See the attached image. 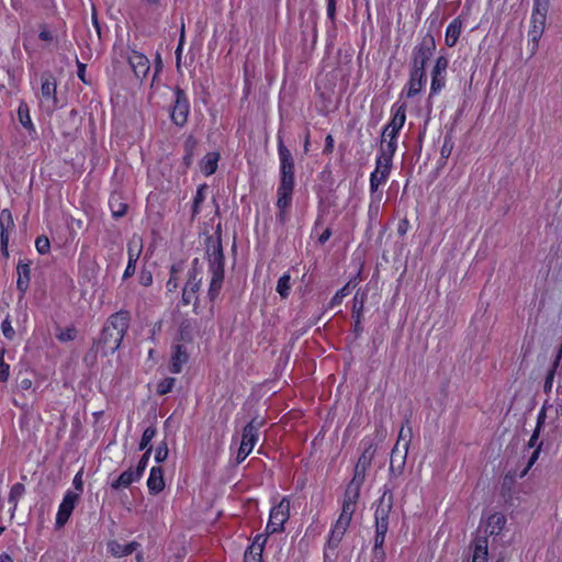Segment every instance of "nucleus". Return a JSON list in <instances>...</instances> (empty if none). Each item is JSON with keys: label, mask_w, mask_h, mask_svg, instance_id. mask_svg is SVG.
Wrapping results in <instances>:
<instances>
[{"label": "nucleus", "mask_w": 562, "mask_h": 562, "mask_svg": "<svg viewBox=\"0 0 562 562\" xmlns=\"http://www.w3.org/2000/svg\"><path fill=\"white\" fill-rule=\"evenodd\" d=\"M447 72L431 70V83H430V95H435L440 92L446 86Z\"/></svg>", "instance_id": "32"}, {"label": "nucleus", "mask_w": 562, "mask_h": 562, "mask_svg": "<svg viewBox=\"0 0 562 562\" xmlns=\"http://www.w3.org/2000/svg\"><path fill=\"white\" fill-rule=\"evenodd\" d=\"M206 256L212 272L209 295L213 300L220 292L224 279V255L222 246V226L217 224L214 235L205 240Z\"/></svg>", "instance_id": "3"}, {"label": "nucleus", "mask_w": 562, "mask_h": 562, "mask_svg": "<svg viewBox=\"0 0 562 562\" xmlns=\"http://www.w3.org/2000/svg\"><path fill=\"white\" fill-rule=\"evenodd\" d=\"M8 244H9V236L0 237V245H1V252L3 257H9V250H8Z\"/></svg>", "instance_id": "61"}, {"label": "nucleus", "mask_w": 562, "mask_h": 562, "mask_svg": "<svg viewBox=\"0 0 562 562\" xmlns=\"http://www.w3.org/2000/svg\"><path fill=\"white\" fill-rule=\"evenodd\" d=\"M349 286H350V283H347L346 285H344L340 290H338L335 293V295L331 297V300L329 302V305H328L329 308H334L341 304L342 300L350 293Z\"/></svg>", "instance_id": "40"}, {"label": "nucleus", "mask_w": 562, "mask_h": 562, "mask_svg": "<svg viewBox=\"0 0 562 562\" xmlns=\"http://www.w3.org/2000/svg\"><path fill=\"white\" fill-rule=\"evenodd\" d=\"M266 541H267V537H266V536H263V535H258V536L254 539V541H252V543H251L250 546H252L255 550H257V549H258V550H260V547H261V548H263V547H265Z\"/></svg>", "instance_id": "58"}, {"label": "nucleus", "mask_w": 562, "mask_h": 562, "mask_svg": "<svg viewBox=\"0 0 562 562\" xmlns=\"http://www.w3.org/2000/svg\"><path fill=\"white\" fill-rule=\"evenodd\" d=\"M131 314L127 311H119L112 314L103 326L99 340L94 344L97 352L103 357L115 352L128 328Z\"/></svg>", "instance_id": "2"}, {"label": "nucleus", "mask_w": 562, "mask_h": 562, "mask_svg": "<svg viewBox=\"0 0 562 562\" xmlns=\"http://www.w3.org/2000/svg\"><path fill=\"white\" fill-rule=\"evenodd\" d=\"M76 64H77V68H78V71H77V75H78V78L83 82V83H88L87 79H86V64L81 63L78 58H76Z\"/></svg>", "instance_id": "56"}, {"label": "nucleus", "mask_w": 562, "mask_h": 562, "mask_svg": "<svg viewBox=\"0 0 562 562\" xmlns=\"http://www.w3.org/2000/svg\"><path fill=\"white\" fill-rule=\"evenodd\" d=\"M393 506V494L385 490L379 499L374 513L375 519V536L373 546V559L376 562H383L385 560V551L383 549L385 536L389 529V517Z\"/></svg>", "instance_id": "4"}, {"label": "nucleus", "mask_w": 562, "mask_h": 562, "mask_svg": "<svg viewBox=\"0 0 562 562\" xmlns=\"http://www.w3.org/2000/svg\"><path fill=\"white\" fill-rule=\"evenodd\" d=\"M189 355L187 350L181 345H176L173 347V353L171 357L170 371L172 373H180L182 370V366L188 362Z\"/></svg>", "instance_id": "22"}, {"label": "nucleus", "mask_w": 562, "mask_h": 562, "mask_svg": "<svg viewBox=\"0 0 562 562\" xmlns=\"http://www.w3.org/2000/svg\"><path fill=\"white\" fill-rule=\"evenodd\" d=\"M140 479L139 472H135L132 468L127 469L121 475L111 483L112 488L121 490L128 487L132 483Z\"/></svg>", "instance_id": "24"}, {"label": "nucleus", "mask_w": 562, "mask_h": 562, "mask_svg": "<svg viewBox=\"0 0 562 562\" xmlns=\"http://www.w3.org/2000/svg\"><path fill=\"white\" fill-rule=\"evenodd\" d=\"M291 291V277L289 273L281 276L277 283V292L282 299H286Z\"/></svg>", "instance_id": "37"}, {"label": "nucleus", "mask_w": 562, "mask_h": 562, "mask_svg": "<svg viewBox=\"0 0 562 562\" xmlns=\"http://www.w3.org/2000/svg\"><path fill=\"white\" fill-rule=\"evenodd\" d=\"M546 18L543 14H531V27L528 32V49L531 55H535L539 47V41L546 27Z\"/></svg>", "instance_id": "11"}, {"label": "nucleus", "mask_w": 562, "mask_h": 562, "mask_svg": "<svg viewBox=\"0 0 562 562\" xmlns=\"http://www.w3.org/2000/svg\"><path fill=\"white\" fill-rule=\"evenodd\" d=\"M72 483H74V486L76 490H78L80 492L82 491V472L81 471L75 475Z\"/></svg>", "instance_id": "63"}, {"label": "nucleus", "mask_w": 562, "mask_h": 562, "mask_svg": "<svg viewBox=\"0 0 562 562\" xmlns=\"http://www.w3.org/2000/svg\"><path fill=\"white\" fill-rule=\"evenodd\" d=\"M109 552L116 558H122L132 554L136 551L140 543L137 541H132L127 544H121L116 540H110L106 544Z\"/></svg>", "instance_id": "19"}, {"label": "nucleus", "mask_w": 562, "mask_h": 562, "mask_svg": "<svg viewBox=\"0 0 562 562\" xmlns=\"http://www.w3.org/2000/svg\"><path fill=\"white\" fill-rule=\"evenodd\" d=\"M290 517V499L283 497L277 505L270 509L269 521L267 524V531L276 533L283 530L284 524Z\"/></svg>", "instance_id": "7"}, {"label": "nucleus", "mask_w": 562, "mask_h": 562, "mask_svg": "<svg viewBox=\"0 0 562 562\" xmlns=\"http://www.w3.org/2000/svg\"><path fill=\"white\" fill-rule=\"evenodd\" d=\"M412 439V428L402 426L400 429L397 441L391 451L390 471L393 473H402L407 458V452Z\"/></svg>", "instance_id": "5"}, {"label": "nucleus", "mask_w": 562, "mask_h": 562, "mask_svg": "<svg viewBox=\"0 0 562 562\" xmlns=\"http://www.w3.org/2000/svg\"><path fill=\"white\" fill-rule=\"evenodd\" d=\"M16 289L23 295L29 289L30 280H31V268L30 262H24L22 260L19 261L16 266Z\"/></svg>", "instance_id": "20"}, {"label": "nucleus", "mask_w": 562, "mask_h": 562, "mask_svg": "<svg viewBox=\"0 0 562 562\" xmlns=\"http://www.w3.org/2000/svg\"><path fill=\"white\" fill-rule=\"evenodd\" d=\"M539 452H540V446H538L537 449L532 452L531 457L528 460L526 469L522 471L521 476H524L530 470V468L535 464V462L537 461V459L539 457Z\"/></svg>", "instance_id": "57"}, {"label": "nucleus", "mask_w": 562, "mask_h": 562, "mask_svg": "<svg viewBox=\"0 0 562 562\" xmlns=\"http://www.w3.org/2000/svg\"><path fill=\"white\" fill-rule=\"evenodd\" d=\"M206 190H207L206 184H202L198 188L196 194L193 200V205H192V216H195L200 212V205L205 200V191Z\"/></svg>", "instance_id": "39"}, {"label": "nucleus", "mask_w": 562, "mask_h": 562, "mask_svg": "<svg viewBox=\"0 0 562 562\" xmlns=\"http://www.w3.org/2000/svg\"><path fill=\"white\" fill-rule=\"evenodd\" d=\"M363 304H364L363 297L358 300V293H357L353 297V307H352V313H353V316L356 317L357 324L360 323V316H361V313L363 310Z\"/></svg>", "instance_id": "48"}, {"label": "nucleus", "mask_w": 562, "mask_h": 562, "mask_svg": "<svg viewBox=\"0 0 562 562\" xmlns=\"http://www.w3.org/2000/svg\"><path fill=\"white\" fill-rule=\"evenodd\" d=\"M9 364L3 361V356L0 357V381L4 382L9 378Z\"/></svg>", "instance_id": "54"}, {"label": "nucleus", "mask_w": 562, "mask_h": 562, "mask_svg": "<svg viewBox=\"0 0 562 562\" xmlns=\"http://www.w3.org/2000/svg\"><path fill=\"white\" fill-rule=\"evenodd\" d=\"M181 269H182L181 263L172 265V267H171L170 278L167 282V288L170 292L175 291L178 288L177 274L181 271Z\"/></svg>", "instance_id": "42"}, {"label": "nucleus", "mask_w": 562, "mask_h": 562, "mask_svg": "<svg viewBox=\"0 0 562 562\" xmlns=\"http://www.w3.org/2000/svg\"><path fill=\"white\" fill-rule=\"evenodd\" d=\"M351 519L352 518H350L346 515H341V514L339 515L337 521L335 522V525L330 531L329 538H328L329 547H331V548L338 547V544L342 540V538L351 522Z\"/></svg>", "instance_id": "16"}, {"label": "nucleus", "mask_w": 562, "mask_h": 562, "mask_svg": "<svg viewBox=\"0 0 562 562\" xmlns=\"http://www.w3.org/2000/svg\"><path fill=\"white\" fill-rule=\"evenodd\" d=\"M461 27L462 24L459 19H454L452 22L449 23L445 34V42L447 46L453 47L457 44L459 36L461 34Z\"/></svg>", "instance_id": "25"}, {"label": "nucleus", "mask_w": 562, "mask_h": 562, "mask_svg": "<svg viewBox=\"0 0 562 562\" xmlns=\"http://www.w3.org/2000/svg\"><path fill=\"white\" fill-rule=\"evenodd\" d=\"M397 148V140L396 139H387L386 143L381 142L380 146V155L378 157L385 158L387 160L393 159V156Z\"/></svg>", "instance_id": "35"}, {"label": "nucleus", "mask_w": 562, "mask_h": 562, "mask_svg": "<svg viewBox=\"0 0 562 562\" xmlns=\"http://www.w3.org/2000/svg\"><path fill=\"white\" fill-rule=\"evenodd\" d=\"M1 328H2V333L4 335V337L9 338V339H12L13 336H14V330L13 328L11 327V324L9 322V319H4L1 324Z\"/></svg>", "instance_id": "55"}, {"label": "nucleus", "mask_w": 562, "mask_h": 562, "mask_svg": "<svg viewBox=\"0 0 562 562\" xmlns=\"http://www.w3.org/2000/svg\"><path fill=\"white\" fill-rule=\"evenodd\" d=\"M487 560H488L487 540L485 538H479L475 540V543H474L472 562H487Z\"/></svg>", "instance_id": "30"}, {"label": "nucleus", "mask_w": 562, "mask_h": 562, "mask_svg": "<svg viewBox=\"0 0 562 562\" xmlns=\"http://www.w3.org/2000/svg\"><path fill=\"white\" fill-rule=\"evenodd\" d=\"M245 447H246V426H243L241 427L240 447H239L237 458H236L237 463H240L246 459V454H244Z\"/></svg>", "instance_id": "50"}, {"label": "nucleus", "mask_w": 562, "mask_h": 562, "mask_svg": "<svg viewBox=\"0 0 562 562\" xmlns=\"http://www.w3.org/2000/svg\"><path fill=\"white\" fill-rule=\"evenodd\" d=\"M362 484V482L351 480L350 483L347 485L342 503L357 505Z\"/></svg>", "instance_id": "28"}, {"label": "nucleus", "mask_w": 562, "mask_h": 562, "mask_svg": "<svg viewBox=\"0 0 562 562\" xmlns=\"http://www.w3.org/2000/svg\"><path fill=\"white\" fill-rule=\"evenodd\" d=\"M38 37L42 40V41H46V42H50L53 41V34L46 29L44 27L40 34H38Z\"/></svg>", "instance_id": "64"}, {"label": "nucleus", "mask_w": 562, "mask_h": 562, "mask_svg": "<svg viewBox=\"0 0 562 562\" xmlns=\"http://www.w3.org/2000/svg\"><path fill=\"white\" fill-rule=\"evenodd\" d=\"M25 493V486L22 483H15L9 494V503L12 504L13 510L16 509L19 498Z\"/></svg>", "instance_id": "38"}, {"label": "nucleus", "mask_w": 562, "mask_h": 562, "mask_svg": "<svg viewBox=\"0 0 562 562\" xmlns=\"http://www.w3.org/2000/svg\"><path fill=\"white\" fill-rule=\"evenodd\" d=\"M176 100L172 105V110L170 113L171 121L177 126H183L188 121L189 114V101L186 92L180 88L176 87L175 89Z\"/></svg>", "instance_id": "8"}, {"label": "nucleus", "mask_w": 562, "mask_h": 562, "mask_svg": "<svg viewBox=\"0 0 562 562\" xmlns=\"http://www.w3.org/2000/svg\"><path fill=\"white\" fill-rule=\"evenodd\" d=\"M18 116L20 123L27 130V131H34V125L31 121L29 106L25 102H21L18 109Z\"/></svg>", "instance_id": "34"}, {"label": "nucleus", "mask_w": 562, "mask_h": 562, "mask_svg": "<svg viewBox=\"0 0 562 562\" xmlns=\"http://www.w3.org/2000/svg\"><path fill=\"white\" fill-rule=\"evenodd\" d=\"M364 449L358 459L355 467V473L352 480L364 482L367 470L370 468L371 462L375 454V446L371 440H363Z\"/></svg>", "instance_id": "9"}, {"label": "nucleus", "mask_w": 562, "mask_h": 562, "mask_svg": "<svg viewBox=\"0 0 562 562\" xmlns=\"http://www.w3.org/2000/svg\"><path fill=\"white\" fill-rule=\"evenodd\" d=\"M397 134L398 132L397 131H393L392 128H390L387 125L383 128V132H382V143H386L387 139H396L397 140Z\"/></svg>", "instance_id": "52"}, {"label": "nucleus", "mask_w": 562, "mask_h": 562, "mask_svg": "<svg viewBox=\"0 0 562 562\" xmlns=\"http://www.w3.org/2000/svg\"><path fill=\"white\" fill-rule=\"evenodd\" d=\"M426 81L425 70L412 67L407 83V97L413 98L418 94L425 87Z\"/></svg>", "instance_id": "17"}, {"label": "nucleus", "mask_w": 562, "mask_h": 562, "mask_svg": "<svg viewBox=\"0 0 562 562\" xmlns=\"http://www.w3.org/2000/svg\"><path fill=\"white\" fill-rule=\"evenodd\" d=\"M280 158V183L277 191L278 217L281 222L286 218V210L291 206L292 194L295 186L294 161L291 151L280 140L278 146Z\"/></svg>", "instance_id": "1"}, {"label": "nucleus", "mask_w": 562, "mask_h": 562, "mask_svg": "<svg viewBox=\"0 0 562 562\" xmlns=\"http://www.w3.org/2000/svg\"><path fill=\"white\" fill-rule=\"evenodd\" d=\"M78 499L79 494L71 491L66 493L56 516V525L58 527H63L68 521Z\"/></svg>", "instance_id": "13"}, {"label": "nucleus", "mask_w": 562, "mask_h": 562, "mask_svg": "<svg viewBox=\"0 0 562 562\" xmlns=\"http://www.w3.org/2000/svg\"><path fill=\"white\" fill-rule=\"evenodd\" d=\"M157 432L156 427L149 426L147 427L142 436L140 442H139V450H147L149 448V443L153 440Z\"/></svg>", "instance_id": "41"}, {"label": "nucleus", "mask_w": 562, "mask_h": 562, "mask_svg": "<svg viewBox=\"0 0 562 562\" xmlns=\"http://www.w3.org/2000/svg\"><path fill=\"white\" fill-rule=\"evenodd\" d=\"M336 12V3L335 0L327 1V15L329 19L334 20Z\"/></svg>", "instance_id": "62"}, {"label": "nucleus", "mask_w": 562, "mask_h": 562, "mask_svg": "<svg viewBox=\"0 0 562 562\" xmlns=\"http://www.w3.org/2000/svg\"><path fill=\"white\" fill-rule=\"evenodd\" d=\"M334 137L331 135H327L325 138V147L324 153L330 154L334 150Z\"/></svg>", "instance_id": "60"}, {"label": "nucleus", "mask_w": 562, "mask_h": 562, "mask_svg": "<svg viewBox=\"0 0 562 562\" xmlns=\"http://www.w3.org/2000/svg\"><path fill=\"white\" fill-rule=\"evenodd\" d=\"M142 239L139 237L134 236L127 243V254H128V262L123 273V279H127L135 273L136 262L139 259L142 252Z\"/></svg>", "instance_id": "14"}, {"label": "nucleus", "mask_w": 562, "mask_h": 562, "mask_svg": "<svg viewBox=\"0 0 562 562\" xmlns=\"http://www.w3.org/2000/svg\"><path fill=\"white\" fill-rule=\"evenodd\" d=\"M435 49L436 42L432 34H425L420 42L413 49L412 67L425 70V66L434 55Z\"/></svg>", "instance_id": "6"}, {"label": "nucleus", "mask_w": 562, "mask_h": 562, "mask_svg": "<svg viewBox=\"0 0 562 562\" xmlns=\"http://www.w3.org/2000/svg\"><path fill=\"white\" fill-rule=\"evenodd\" d=\"M550 0H533L532 13L547 15Z\"/></svg>", "instance_id": "47"}, {"label": "nucleus", "mask_w": 562, "mask_h": 562, "mask_svg": "<svg viewBox=\"0 0 562 562\" xmlns=\"http://www.w3.org/2000/svg\"><path fill=\"white\" fill-rule=\"evenodd\" d=\"M77 330L74 327H68L66 329H59V333L56 335L57 339L61 342L71 341L76 338Z\"/></svg>", "instance_id": "44"}, {"label": "nucleus", "mask_w": 562, "mask_h": 562, "mask_svg": "<svg viewBox=\"0 0 562 562\" xmlns=\"http://www.w3.org/2000/svg\"><path fill=\"white\" fill-rule=\"evenodd\" d=\"M150 453H151V447H149L145 453L142 456L140 460L138 461V464L136 467V469L134 470L135 472H139V476L142 477L146 467H147V463H148V460H149V457H150Z\"/></svg>", "instance_id": "49"}, {"label": "nucleus", "mask_w": 562, "mask_h": 562, "mask_svg": "<svg viewBox=\"0 0 562 562\" xmlns=\"http://www.w3.org/2000/svg\"><path fill=\"white\" fill-rule=\"evenodd\" d=\"M447 68H448V59L445 56H439L436 59V64L432 69L442 71V72H447Z\"/></svg>", "instance_id": "53"}, {"label": "nucleus", "mask_w": 562, "mask_h": 562, "mask_svg": "<svg viewBox=\"0 0 562 562\" xmlns=\"http://www.w3.org/2000/svg\"><path fill=\"white\" fill-rule=\"evenodd\" d=\"M392 167V161L378 157L375 168L370 175V191L374 193L379 187L386 182Z\"/></svg>", "instance_id": "12"}, {"label": "nucleus", "mask_w": 562, "mask_h": 562, "mask_svg": "<svg viewBox=\"0 0 562 562\" xmlns=\"http://www.w3.org/2000/svg\"><path fill=\"white\" fill-rule=\"evenodd\" d=\"M506 524V518L501 513H494L488 516L486 524V531L490 535H498Z\"/></svg>", "instance_id": "27"}, {"label": "nucleus", "mask_w": 562, "mask_h": 562, "mask_svg": "<svg viewBox=\"0 0 562 562\" xmlns=\"http://www.w3.org/2000/svg\"><path fill=\"white\" fill-rule=\"evenodd\" d=\"M357 505L342 503L341 515L352 518Z\"/></svg>", "instance_id": "59"}, {"label": "nucleus", "mask_w": 562, "mask_h": 562, "mask_svg": "<svg viewBox=\"0 0 562 562\" xmlns=\"http://www.w3.org/2000/svg\"><path fill=\"white\" fill-rule=\"evenodd\" d=\"M33 374L29 371L19 372L16 376V389L21 392L29 391L33 385Z\"/></svg>", "instance_id": "36"}, {"label": "nucleus", "mask_w": 562, "mask_h": 562, "mask_svg": "<svg viewBox=\"0 0 562 562\" xmlns=\"http://www.w3.org/2000/svg\"><path fill=\"white\" fill-rule=\"evenodd\" d=\"M147 486L151 494H158L165 488L164 471L160 467L151 468Z\"/></svg>", "instance_id": "21"}, {"label": "nucleus", "mask_w": 562, "mask_h": 562, "mask_svg": "<svg viewBox=\"0 0 562 562\" xmlns=\"http://www.w3.org/2000/svg\"><path fill=\"white\" fill-rule=\"evenodd\" d=\"M406 121V106L405 104H394L392 108V120L387 124L393 131L400 132Z\"/></svg>", "instance_id": "23"}, {"label": "nucleus", "mask_w": 562, "mask_h": 562, "mask_svg": "<svg viewBox=\"0 0 562 562\" xmlns=\"http://www.w3.org/2000/svg\"><path fill=\"white\" fill-rule=\"evenodd\" d=\"M168 457V447L166 441H161L156 448L155 461L157 463L164 462Z\"/></svg>", "instance_id": "46"}, {"label": "nucleus", "mask_w": 562, "mask_h": 562, "mask_svg": "<svg viewBox=\"0 0 562 562\" xmlns=\"http://www.w3.org/2000/svg\"><path fill=\"white\" fill-rule=\"evenodd\" d=\"M218 159H220L218 153H215V151L207 153L200 162L201 171L205 176L213 175L217 169Z\"/></svg>", "instance_id": "26"}, {"label": "nucleus", "mask_w": 562, "mask_h": 562, "mask_svg": "<svg viewBox=\"0 0 562 562\" xmlns=\"http://www.w3.org/2000/svg\"><path fill=\"white\" fill-rule=\"evenodd\" d=\"M262 424L263 419H254L248 423V454L251 452L255 445L260 440V434L258 431H254V429L256 426H261Z\"/></svg>", "instance_id": "33"}, {"label": "nucleus", "mask_w": 562, "mask_h": 562, "mask_svg": "<svg viewBox=\"0 0 562 562\" xmlns=\"http://www.w3.org/2000/svg\"><path fill=\"white\" fill-rule=\"evenodd\" d=\"M35 247L41 255L48 254L50 249L49 239L46 236H38L35 240Z\"/></svg>", "instance_id": "45"}, {"label": "nucleus", "mask_w": 562, "mask_h": 562, "mask_svg": "<svg viewBox=\"0 0 562 562\" xmlns=\"http://www.w3.org/2000/svg\"><path fill=\"white\" fill-rule=\"evenodd\" d=\"M127 59H128L130 66L132 67L133 71L137 78L142 79L147 76L150 66H149V60L145 55L133 50L128 55Z\"/></svg>", "instance_id": "18"}, {"label": "nucleus", "mask_w": 562, "mask_h": 562, "mask_svg": "<svg viewBox=\"0 0 562 562\" xmlns=\"http://www.w3.org/2000/svg\"><path fill=\"white\" fill-rule=\"evenodd\" d=\"M80 123V119L78 116L77 110L72 109L70 110L65 119H63L61 126H63V134L64 135H70L74 130H77Z\"/></svg>", "instance_id": "29"}, {"label": "nucleus", "mask_w": 562, "mask_h": 562, "mask_svg": "<svg viewBox=\"0 0 562 562\" xmlns=\"http://www.w3.org/2000/svg\"><path fill=\"white\" fill-rule=\"evenodd\" d=\"M198 263H199V259L195 258L193 260L192 270L189 273V279H188V281L183 288V291H182V303L184 305H189L192 302L195 305L196 301H198L196 293L200 290L201 280H202L201 278H198V274H199L198 268H196Z\"/></svg>", "instance_id": "10"}, {"label": "nucleus", "mask_w": 562, "mask_h": 562, "mask_svg": "<svg viewBox=\"0 0 562 562\" xmlns=\"http://www.w3.org/2000/svg\"><path fill=\"white\" fill-rule=\"evenodd\" d=\"M175 382H176L175 378L164 379L157 385V393L159 395H165V394L169 393L172 390Z\"/></svg>", "instance_id": "43"}, {"label": "nucleus", "mask_w": 562, "mask_h": 562, "mask_svg": "<svg viewBox=\"0 0 562 562\" xmlns=\"http://www.w3.org/2000/svg\"><path fill=\"white\" fill-rule=\"evenodd\" d=\"M14 227L12 213L4 209L0 212V237L9 236L10 231Z\"/></svg>", "instance_id": "31"}, {"label": "nucleus", "mask_w": 562, "mask_h": 562, "mask_svg": "<svg viewBox=\"0 0 562 562\" xmlns=\"http://www.w3.org/2000/svg\"><path fill=\"white\" fill-rule=\"evenodd\" d=\"M56 81L50 74H44L42 76V87L41 92L45 102H47V110L53 111L57 104L56 98Z\"/></svg>", "instance_id": "15"}, {"label": "nucleus", "mask_w": 562, "mask_h": 562, "mask_svg": "<svg viewBox=\"0 0 562 562\" xmlns=\"http://www.w3.org/2000/svg\"><path fill=\"white\" fill-rule=\"evenodd\" d=\"M111 210L113 217L119 218L125 215L127 205L124 203H117L115 205L113 202H111Z\"/></svg>", "instance_id": "51"}]
</instances>
